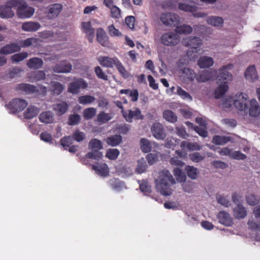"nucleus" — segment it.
I'll return each instance as SVG.
<instances>
[{"label": "nucleus", "instance_id": "nucleus-11", "mask_svg": "<svg viewBox=\"0 0 260 260\" xmlns=\"http://www.w3.org/2000/svg\"><path fill=\"white\" fill-rule=\"evenodd\" d=\"M182 44L184 46L190 47L194 49L196 51L198 52L202 44V41L199 37L190 36L183 38Z\"/></svg>", "mask_w": 260, "mask_h": 260}, {"label": "nucleus", "instance_id": "nucleus-45", "mask_svg": "<svg viewBox=\"0 0 260 260\" xmlns=\"http://www.w3.org/2000/svg\"><path fill=\"white\" fill-rule=\"evenodd\" d=\"M96 113V109L93 107H90L85 109L83 111V116L86 119H92Z\"/></svg>", "mask_w": 260, "mask_h": 260}, {"label": "nucleus", "instance_id": "nucleus-34", "mask_svg": "<svg viewBox=\"0 0 260 260\" xmlns=\"http://www.w3.org/2000/svg\"><path fill=\"white\" fill-rule=\"evenodd\" d=\"M229 87L226 82H223L221 83L215 89L214 91V96L216 99H219L222 97L228 90Z\"/></svg>", "mask_w": 260, "mask_h": 260}, {"label": "nucleus", "instance_id": "nucleus-53", "mask_svg": "<svg viewBox=\"0 0 260 260\" xmlns=\"http://www.w3.org/2000/svg\"><path fill=\"white\" fill-rule=\"evenodd\" d=\"M119 155V151L117 149H109L107 150L106 156L111 160L116 159Z\"/></svg>", "mask_w": 260, "mask_h": 260}, {"label": "nucleus", "instance_id": "nucleus-12", "mask_svg": "<svg viewBox=\"0 0 260 260\" xmlns=\"http://www.w3.org/2000/svg\"><path fill=\"white\" fill-rule=\"evenodd\" d=\"M62 10V6L60 4H55L48 6L45 12L46 17L52 20L58 17Z\"/></svg>", "mask_w": 260, "mask_h": 260}, {"label": "nucleus", "instance_id": "nucleus-21", "mask_svg": "<svg viewBox=\"0 0 260 260\" xmlns=\"http://www.w3.org/2000/svg\"><path fill=\"white\" fill-rule=\"evenodd\" d=\"M217 218L220 223L225 226H230L233 223V218L230 214L224 211H220L217 214Z\"/></svg>", "mask_w": 260, "mask_h": 260}, {"label": "nucleus", "instance_id": "nucleus-49", "mask_svg": "<svg viewBox=\"0 0 260 260\" xmlns=\"http://www.w3.org/2000/svg\"><path fill=\"white\" fill-rule=\"evenodd\" d=\"M72 138L74 141L80 142L86 139V135L84 132L77 129L73 133Z\"/></svg>", "mask_w": 260, "mask_h": 260}, {"label": "nucleus", "instance_id": "nucleus-19", "mask_svg": "<svg viewBox=\"0 0 260 260\" xmlns=\"http://www.w3.org/2000/svg\"><path fill=\"white\" fill-rule=\"evenodd\" d=\"M179 76L184 82L192 81L196 78L195 72L189 68H184L180 70Z\"/></svg>", "mask_w": 260, "mask_h": 260}, {"label": "nucleus", "instance_id": "nucleus-25", "mask_svg": "<svg viewBox=\"0 0 260 260\" xmlns=\"http://www.w3.org/2000/svg\"><path fill=\"white\" fill-rule=\"evenodd\" d=\"M92 169L95 171L97 174L104 177L108 176L109 174V168L105 163L98 164L97 166L93 165Z\"/></svg>", "mask_w": 260, "mask_h": 260}, {"label": "nucleus", "instance_id": "nucleus-16", "mask_svg": "<svg viewBox=\"0 0 260 260\" xmlns=\"http://www.w3.org/2000/svg\"><path fill=\"white\" fill-rule=\"evenodd\" d=\"M216 73V70H203L199 72L196 76V80L199 82H206L214 78Z\"/></svg>", "mask_w": 260, "mask_h": 260}, {"label": "nucleus", "instance_id": "nucleus-31", "mask_svg": "<svg viewBox=\"0 0 260 260\" xmlns=\"http://www.w3.org/2000/svg\"><path fill=\"white\" fill-rule=\"evenodd\" d=\"M158 146L155 142H150L148 139L142 138L140 140V147L144 153L149 152L151 150L152 145Z\"/></svg>", "mask_w": 260, "mask_h": 260}, {"label": "nucleus", "instance_id": "nucleus-48", "mask_svg": "<svg viewBox=\"0 0 260 260\" xmlns=\"http://www.w3.org/2000/svg\"><path fill=\"white\" fill-rule=\"evenodd\" d=\"M28 56V53L26 52H22L19 53H16L12 55L11 59L12 62L18 63L26 58Z\"/></svg>", "mask_w": 260, "mask_h": 260}, {"label": "nucleus", "instance_id": "nucleus-3", "mask_svg": "<svg viewBox=\"0 0 260 260\" xmlns=\"http://www.w3.org/2000/svg\"><path fill=\"white\" fill-rule=\"evenodd\" d=\"M249 96L243 92H239L234 96V107L240 113H246L249 104Z\"/></svg>", "mask_w": 260, "mask_h": 260}, {"label": "nucleus", "instance_id": "nucleus-61", "mask_svg": "<svg viewBox=\"0 0 260 260\" xmlns=\"http://www.w3.org/2000/svg\"><path fill=\"white\" fill-rule=\"evenodd\" d=\"M232 158L237 160H244L246 158V155L240 151H233L231 154Z\"/></svg>", "mask_w": 260, "mask_h": 260}, {"label": "nucleus", "instance_id": "nucleus-28", "mask_svg": "<svg viewBox=\"0 0 260 260\" xmlns=\"http://www.w3.org/2000/svg\"><path fill=\"white\" fill-rule=\"evenodd\" d=\"M108 184L113 189L116 191H121L126 188L123 182L116 178H112L109 180Z\"/></svg>", "mask_w": 260, "mask_h": 260}, {"label": "nucleus", "instance_id": "nucleus-40", "mask_svg": "<svg viewBox=\"0 0 260 260\" xmlns=\"http://www.w3.org/2000/svg\"><path fill=\"white\" fill-rule=\"evenodd\" d=\"M40 112L39 108L30 106L24 113V117L26 119H31L35 117Z\"/></svg>", "mask_w": 260, "mask_h": 260}, {"label": "nucleus", "instance_id": "nucleus-27", "mask_svg": "<svg viewBox=\"0 0 260 260\" xmlns=\"http://www.w3.org/2000/svg\"><path fill=\"white\" fill-rule=\"evenodd\" d=\"M208 24L215 27H222L224 21L222 17L217 16H211L206 19Z\"/></svg>", "mask_w": 260, "mask_h": 260}, {"label": "nucleus", "instance_id": "nucleus-62", "mask_svg": "<svg viewBox=\"0 0 260 260\" xmlns=\"http://www.w3.org/2000/svg\"><path fill=\"white\" fill-rule=\"evenodd\" d=\"M189 158L193 162H199L204 159V157L198 152H194L190 154Z\"/></svg>", "mask_w": 260, "mask_h": 260}, {"label": "nucleus", "instance_id": "nucleus-35", "mask_svg": "<svg viewBox=\"0 0 260 260\" xmlns=\"http://www.w3.org/2000/svg\"><path fill=\"white\" fill-rule=\"evenodd\" d=\"M245 77L246 79L251 81H254L257 79L258 75L254 66H250L246 69Z\"/></svg>", "mask_w": 260, "mask_h": 260}, {"label": "nucleus", "instance_id": "nucleus-37", "mask_svg": "<svg viewBox=\"0 0 260 260\" xmlns=\"http://www.w3.org/2000/svg\"><path fill=\"white\" fill-rule=\"evenodd\" d=\"M50 89L53 94L59 95L64 89V86L58 82L52 81L50 83Z\"/></svg>", "mask_w": 260, "mask_h": 260}, {"label": "nucleus", "instance_id": "nucleus-13", "mask_svg": "<svg viewBox=\"0 0 260 260\" xmlns=\"http://www.w3.org/2000/svg\"><path fill=\"white\" fill-rule=\"evenodd\" d=\"M246 113L249 116L253 118H257L259 116L260 106L255 99L250 100Z\"/></svg>", "mask_w": 260, "mask_h": 260}, {"label": "nucleus", "instance_id": "nucleus-24", "mask_svg": "<svg viewBox=\"0 0 260 260\" xmlns=\"http://www.w3.org/2000/svg\"><path fill=\"white\" fill-rule=\"evenodd\" d=\"M39 119L45 124L52 123L54 121V114L50 111L43 112L40 114Z\"/></svg>", "mask_w": 260, "mask_h": 260}, {"label": "nucleus", "instance_id": "nucleus-38", "mask_svg": "<svg viewBox=\"0 0 260 260\" xmlns=\"http://www.w3.org/2000/svg\"><path fill=\"white\" fill-rule=\"evenodd\" d=\"M182 205L181 200L179 198L175 199L173 200L166 202L164 204V207L167 209L176 210L179 207Z\"/></svg>", "mask_w": 260, "mask_h": 260}, {"label": "nucleus", "instance_id": "nucleus-59", "mask_svg": "<svg viewBox=\"0 0 260 260\" xmlns=\"http://www.w3.org/2000/svg\"><path fill=\"white\" fill-rule=\"evenodd\" d=\"M140 189L143 193H150L151 191V186L145 181H143L140 183Z\"/></svg>", "mask_w": 260, "mask_h": 260}, {"label": "nucleus", "instance_id": "nucleus-42", "mask_svg": "<svg viewBox=\"0 0 260 260\" xmlns=\"http://www.w3.org/2000/svg\"><path fill=\"white\" fill-rule=\"evenodd\" d=\"M163 117L171 123H175L177 121V115L170 110H166L164 111Z\"/></svg>", "mask_w": 260, "mask_h": 260}, {"label": "nucleus", "instance_id": "nucleus-5", "mask_svg": "<svg viewBox=\"0 0 260 260\" xmlns=\"http://www.w3.org/2000/svg\"><path fill=\"white\" fill-rule=\"evenodd\" d=\"M241 196H232V199L233 202L237 205L233 209V216L235 218L241 219L244 218L247 215V211L245 207L243 206L241 202Z\"/></svg>", "mask_w": 260, "mask_h": 260}, {"label": "nucleus", "instance_id": "nucleus-4", "mask_svg": "<svg viewBox=\"0 0 260 260\" xmlns=\"http://www.w3.org/2000/svg\"><path fill=\"white\" fill-rule=\"evenodd\" d=\"M161 43L166 46L174 47L180 42V37L175 31L164 33L161 37Z\"/></svg>", "mask_w": 260, "mask_h": 260}, {"label": "nucleus", "instance_id": "nucleus-46", "mask_svg": "<svg viewBox=\"0 0 260 260\" xmlns=\"http://www.w3.org/2000/svg\"><path fill=\"white\" fill-rule=\"evenodd\" d=\"M18 89L25 91L27 93H30L36 92V87L30 84L24 83L20 84L17 86Z\"/></svg>", "mask_w": 260, "mask_h": 260}, {"label": "nucleus", "instance_id": "nucleus-52", "mask_svg": "<svg viewBox=\"0 0 260 260\" xmlns=\"http://www.w3.org/2000/svg\"><path fill=\"white\" fill-rule=\"evenodd\" d=\"M147 165L146 161L143 158L138 161V165L136 169V171L139 173H143L146 170Z\"/></svg>", "mask_w": 260, "mask_h": 260}, {"label": "nucleus", "instance_id": "nucleus-47", "mask_svg": "<svg viewBox=\"0 0 260 260\" xmlns=\"http://www.w3.org/2000/svg\"><path fill=\"white\" fill-rule=\"evenodd\" d=\"M176 93L184 100L189 102L192 101V98L191 95L179 86H178L177 88Z\"/></svg>", "mask_w": 260, "mask_h": 260}, {"label": "nucleus", "instance_id": "nucleus-58", "mask_svg": "<svg viewBox=\"0 0 260 260\" xmlns=\"http://www.w3.org/2000/svg\"><path fill=\"white\" fill-rule=\"evenodd\" d=\"M37 39L33 38L27 39L24 41H21L19 43V45L20 46V48L29 47L31 45H34L37 43Z\"/></svg>", "mask_w": 260, "mask_h": 260}, {"label": "nucleus", "instance_id": "nucleus-51", "mask_svg": "<svg viewBox=\"0 0 260 260\" xmlns=\"http://www.w3.org/2000/svg\"><path fill=\"white\" fill-rule=\"evenodd\" d=\"M115 66L118 70L119 73L124 78H127L130 76V74L125 70L121 62L118 60Z\"/></svg>", "mask_w": 260, "mask_h": 260}, {"label": "nucleus", "instance_id": "nucleus-60", "mask_svg": "<svg viewBox=\"0 0 260 260\" xmlns=\"http://www.w3.org/2000/svg\"><path fill=\"white\" fill-rule=\"evenodd\" d=\"M94 71L96 75L99 78L106 81L108 80V76L103 72V70L100 67H96L94 69Z\"/></svg>", "mask_w": 260, "mask_h": 260}, {"label": "nucleus", "instance_id": "nucleus-63", "mask_svg": "<svg viewBox=\"0 0 260 260\" xmlns=\"http://www.w3.org/2000/svg\"><path fill=\"white\" fill-rule=\"evenodd\" d=\"M80 119V116L78 114H75L71 115L69 117L68 124L70 125H76L79 122Z\"/></svg>", "mask_w": 260, "mask_h": 260}, {"label": "nucleus", "instance_id": "nucleus-10", "mask_svg": "<svg viewBox=\"0 0 260 260\" xmlns=\"http://www.w3.org/2000/svg\"><path fill=\"white\" fill-rule=\"evenodd\" d=\"M87 87V84L82 79H77L71 82L68 88V91L76 94L80 92L81 89H85Z\"/></svg>", "mask_w": 260, "mask_h": 260}, {"label": "nucleus", "instance_id": "nucleus-22", "mask_svg": "<svg viewBox=\"0 0 260 260\" xmlns=\"http://www.w3.org/2000/svg\"><path fill=\"white\" fill-rule=\"evenodd\" d=\"M98 60L103 67L112 68L115 66L118 59L117 57L110 58L108 56H101L98 57Z\"/></svg>", "mask_w": 260, "mask_h": 260}, {"label": "nucleus", "instance_id": "nucleus-23", "mask_svg": "<svg viewBox=\"0 0 260 260\" xmlns=\"http://www.w3.org/2000/svg\"><path fill=\"white\" fill-rule=\"evenodd\" d=\"M214 63L213 58L208 56L200 57L197 61L198 66L201 69L210 68L214 64Z\"/></svg>", "mask_w": 260, "mask_h": 260}, {"label": "nucleus", "instance_id": "nucleus-50", "mask_svg": "<svg viewBox=\"0 0 260 260\" xmlns=\"http://www.w3.org/2000/svg\"><path fill=\"white\" fill-rule=\"evenodd\" d=\"M178 8L180 10L185 12H194L197 11V7L194 5H190L184 3H179Z\"/></svg>", "mask_w": 260, "mask_h": 260}, {"label": "nucleus", "instance_id": "nucleus-33", "mask_svg": "<svg viewBox=\"0 0 260 260\" xmlns=\"http://www.w3.org/2000/svg\"><path fill=\"white\" fill-rule=\"evenodd\" d=\"M52 109L57 114L61 115L67 112L68 109V105L64 102H61L53 105Z\"/></svg>", "mask_w": 260, "mask_h": 260}, {"label": "nucleus", "instance_id": "nucleus-29", "mask_svg": "<svg viewBox=\"0 0 260 260\" xmlns=\"http://www.w3.org/2000/svg\"><path fill=\"white\" fill-rule=\"evenodd\" d=\"M233 138L229 136L216 135L213 137L212 142L218 145H223L229 142H232Z\"/></svg>", "mask_w": 260, "mask_h": 260}, {"label": "nucleus", "instance_id": "nucleus-41", "mask_svg": "<svg viewBox=\"0 0 260 260\" xmlns=\"http://www.w3.org/2000/svg\"><path fill=\"white\" fill-rule=\"evenodd\" d=\"M95 100L94 96L88 94L80 96L78 98L79 103L83 105L91 104L95 102Z\"/></svg>", "mask_w": 260, "mask_h": 260}, {"label": "nucleus", "instance_id": "nucleus-8", "mask_svg": "<svg viewBox=\"0 0 260 260\" xmlns=\"http://www.w3.org/2000/svg\"><path fill=\"white\" fill-rule=\"evenodd\" d=\"M233 68L234 64L230 63L228 64L222 66L218 69L217 71L218 75L217 76V83L222 81L225 82V81L231 80L232 79V75L228 71L232 70Z\"/></svg>", "mask_w": 260, "mask_h": 260}, {"label": "nucleus", "instance_id": "nucleus-36", "mask_svg": "<svg viewBox=\"0 0 260 260\" xmlns=\"http://www.w3.org/2000/svg\"><path fill=\"white\" fill-rule=\"evenodd\" d=\"M174 31L178 34L180 35H189L190 34L192 31V27L188 24H182L178 25L175 28Z\"/></svg>", "mask_w": 260, "mask_h": 260}, {"label": "nucleus", "instance_id": "nucleus-43", "mask_svg": "<svg viewBox=\"0 0 260 260\" xmlns=\"http://www.w3.org/2000/svg\"><path fill=\"white\" fill-rule=\"evenodd\" d=\"M113 117L112 114L100 112L96 117V121L101 123H105L110 120Z\"/></svg>", "mask_w": 260, "mask_h": 260}, {"label": "nucleus", "instance_id": "nucleus-30", "mask_svg": "<svg viewBox=\"0 0 260 260\" xmlns=\"http://www.w3.org/2000/svg\"><path fill=\"white\" fill-rule=\"evenodd\" d=\"M43 61L41 58L34 57L28 60L26 65L30 69H39L43 67Z\"/></svg>", "mask_w": 260, "mask_h": 260}, {"label": "nucleus", "instance_id": "nucleus-64", "mask_svg": "<svg viewBox=\"0 0 260 260\" xmlns=\"http://www.w3.org/2000/svg\"><path fill=\"white\" fill-rule=\"evenodd\" d=\"M249 228L251 230L260 231V220L257 222L254 220H249L247 222Z\"/></svg>", "mask_w": 260, "mask_h": 260}, {"label": "nucleus", "instance_id": "nucleus-39", "mask_svg": "<svg viewBox=\"0 0 260 260\" xmlns=\"http://www.w3.org/2000/svg\"><path fill=\"white\" fill-rule=\"evenodd\" d=\"M105 141L108 145L112 147L118 145L122 142V137L119 135H115L108 137Z\"/></svg>", "mask_w": 260, "mask_h": 260}, {"label": "nucleus", "instance_id": "nucleus-32", "mask_svg": "<svg viewBox=\"0 0 260 260\" xmlns=\"http://www.w3.org/2000/svg\"><path fill=\"white\" fill-rule=\"evenodd\" d=\"M41 27L40 23L37 22H26L22 25V29L25 31H36Z\"/></svg>", "mask_w": 260, "mask_h": 260}, {"label": "nucleus", "instance_id": "nucleus-26", "mask_svg": "<svg viewBox=\"0 0 260 260\" xmlns=\"http://www.w3.org/2000/svg\"><path fill=\"white\" fill-rule=\"evenodd\" d=\"M20 50V46L18 44L13 43L7 45L0 49V53L2 54H9Z\"/></svg>", "mask_w": 260, "mask_h": 260}, {"label": "nucleus", "instance_id": "nucleus-20", "mask_svg": "<svg viewBox=\"0 0 260 260\" xmlns=\"http://www.w3.org/2000/svg\"><path fill=\"white\" fill-rule=\"evenodd\" d=\"M96 40L104 47H109L110 46L109 37L102 28H99L96 30Z\"/></svg>", "mask_w": 260, "mask_h": 260}, {"label": "nucleus", "instance_id": "nucleus-57", "mask_svg": "<svg viewBox=\"0 0 260 260\" xmlns=\"http://www.w3.org/2000/svg\"><path fill=\"white\" fill-rule=\"evenodd\" d=\"M32 80L34 81H39L45 78L46 75L44 71H38L34 72L31 74Z\"/></svg>", "mask_w": 260, "mask_h": 260}, {"label": "nucleus", "instance_id": "nucleus-7", "mask_svg": "<svg viewBox=\"0 0 260 260\" xmlns=\"http://www.w3.org/2000/svg\"><path fill=\"white\" fill-rule=\"evenodd\" d=\"M161 22L166 26H175L180 22L179 16L173 13H164L160 17Z\"/></svg>", "mask_w": 260, "mask_h": 260}, {"label": "nucleus", "instance_id": "nucleus-18", "mask_svg": "<svg viewBox=\"0 0 260 260\" xmlns=\"http://www.w3.org/2000/svg\"><path fill=\"white\" fill-rule=\"evenodd\" d=\"M11 0L8 1L5 5L0 6V17L2 18H10L14 16L15 14L12 8L15 6H11L9 4Z\"/></svg>", "mask_w": 260, "mask_h": 260}, {"label": "nucleus", "instance_id": "nucleus-17", "mask_svg": "<svg viewBox=\"0 0 260 260\" xmlns=\"http://www.w3.org/2000/svg\"><path fill=\"white\" fill-rule=\"evenodd\" d=\"M151 131L154 137L157 140H163L166 137L165 129L160 123H154L151 126Z\"/></svg>", "mask_w": 260, "mask_h": 260}, {"label": "nucleus", "instance_id": "nucleus-14", "mask_svg": "<svg viewBox=\"0 0 260 260\" xmlns=\"http://www.w3.org/2000/svg\"><path fill=\"white\" fill-rule=\"evenodd\" d=\"M52 69L56 73H69L72 70V65L66 60H62L53 66Z\"/></svg>", "mask_w": 260, "mask_h": 260}, {"label": "nucleus", "instance_id": "nucleus-44", "mask_svg": "<svg viewBox=\"0 0 260 260\" xmlns=\"http://www.w3.org/2000/svg\"><path fill=\"white\" fill-rule=\"evenodd\" d=\"M185 170L189 178L193 180L197 178L199 172L196 168L193 166H187L185 168Z\"/></svg>", "mask_w": 260, "mask_h": 260}, {"label": "nucleus", "instance_id": "nucleus-15", "mask_svg": "<svg viewBox=\"0 0 260 260\" xmlns=\"http://www.w3.org/2000/svg\"><path fill=\"white\" fill-rule=\"evenodd\" d=\"M123 115L125 120L128 122H132L133 120H140L144 118L141 114V111L138 108H134L133 110H128L126 112L122 111Z\"/></svg>", "mask_w": 260, "mask_h": 260}, {"label": "nucleus", "instance_id": "nucleus-1", "mask_svg": "<svg viewBox=\"0 0 260 260\" xmlns=\"http://www.w3.org/2000/svg\"><path fill=\"white\" fill-rule=\"evenodd\" d=\"M173 172L175 179L168 170L163 169L158 172L155 179V188L161 195H171L173 193L172 186L176 182L183 184L186 181V176L181 169L175 168Z\"/></svg>", "mask_w": 260, "mask_h": 260}, {"label": "nucleus", "instance_id": "nucleus-6", "mask_svg": "<svg viewBox=\"0 0 260 260\" xmlns=\"http://www.w3.org/2000/svg\"><path fill=\"white\" fill-rule=\"evenodd\" d=\"M88 147L90 149L94 151V152L88 153L87 156L89 158L98 159L102 157V153L98 151L103 148L102 143L100 140L96 139L91 140L89 142Z\"/></svg>", "mask_w": 260, "mask_h": 260}, {"label": "nucleus", "instance_id": "nucleus-9", "mask_svg": "<svg viewBox=\"0 0 260 260\" xmlns=\"http://www.w3.org/2000/svg\"><path fill=\"white\" fill-rule=\"evenodd\" d=\"M27 105L28 103L24 100L15 99L10 102L6 107L10 113H14L22 111L27 107Z\"/></svg>", "mask_w": 260, "mask_h": 260}, {"label": "nucleus", "instance_id": "nucleus-56", "mask_svg": "<svg viewBox=\"0 0 260 260\" xmlns=\"http://www.w3.org/2000/svg\"><path fill=\"white\" fill-rule=\"evenodd\" d=\"M229 196H218L217 198V202L220 205L228 207L231 205V201H230L228 197Z\"/></svg>", "mask_w": 260, "mask_h": 260}, {"label": "nucleus", "instance_id": "nucleus-55", "mask_svg": "<svg viewBox=\"0 0 260 260\" xmlns=\"http://www.w3.org/2000/svg\"><path fill=\"white\" fill-rule=\"evenodd\" d=\"M82 27L87 35L94 34V29L92 27L90 22H84L82 23Z\"/></svg>", "mask_w": 260, "mask_h": 260}, {"label": "nucleus", "instance_id": "nucleus-54", "mask_svg": "<svg viewBox=\"0 0 260 260\" xmlns=\"http://www.w3.org/2000/svg\"><path fill=\"white\" fill-rule=\"evenodd\" d=\"M221 105L222 108L224 109L231 108L232 105L234 106V97H231L230 96H226L222 100Z\"/></svg>", "mask_w": 260, "mask_h": 260}, {"label": "nucleus", "instance_id": "nucleus-2", "mask_svg": "<svg viewBox=\"0 0 260 260\" xmlns=\"http://www.w3.org/2000/svg\"><path fill=\"white\" fill-rule=\"evenodd\" d=\"M11 6L16 8V15L20 19H27L31 17L35 12V9L27 5L23 0H11L9 3Z\"/></svg>", "mask_w": 260, "mask_h": 260}]
</instances>
